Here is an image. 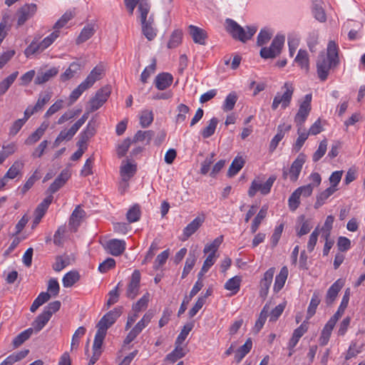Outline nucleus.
<instances>
[{"label":"nucleus","instance_id":"nucleus-1","mask_svg":"<svg viewBox=\"0 0 365 365\" xmlns=\"http://www.w3.org/2000/svg\"><path fill=\"white\" fill-rule=\"evenodd\" d=\"M339 64V47L337 44L330 41L327 48V56L321 53L317 61V70L319 79L322 81L327 80L329 71Z\"/></svg>","mask_w":365,"mask_h":365},{"label":"nucleus","instance_id":"nucleus-2","mask_svg":"<svg viewBox=\"0 0 365 365\" xmlns=\"http://www.w3.org/2000/svg\"><path fill=\"white\" fill-rule=\"evenodd\" d=\"M310 183L297 188L288 199V206L291 211H295L300 205V197H308L312 195L314 188L319 186L322 182L321 175L318 173H312L309 177Z\"/></svg>","mask_w":365,"mask_h":365},{"label":"nucleus","instance_id":"nucleus-3","mask_svg":"<svg viewBox=\"0 0 365 365\" xmlns=\"http://www.w3.org/2000/svg\"><path fill=\"white\" fill-rule=\"evenodd\" d=\"M226 29L231 34L233 38L242 42H246L250 39L256 33L257 28L256 26H247V31L240 26L235 21L227 19L225 21Z\"/></svg>","mask_w":365,"mask_h":365},{"label":"nucleus","instance_id":"nucleus-4","mask_svg":"<svg viewBox=\"0 0 365 365\" xmlns=\"http://www.w3.org/2000/svg\"><path fill=\"white\" fill-rule=\"evenodd\" d=\"M59 36V31H54L49 36L44 38L41 41H33L25 49L24 54L27 58L42 53L49 47Z\"/></svg>","mask_w":365,"mask_h":365},{"label":"nucleus","instance_id":"nucleus-5","mask_svg":"<svg viewBox=\"0 0 365 365\" xmlns=\"http://www.w3.org/2000/svg\"><path fill=\"white\" fill-rule=\"evenodd\" d=\"M282 91L283 92L277 93L273 99L272 104V109L273 110H277L279 105H281L282 109H286L291 103L294 91L293 84L290 82L284 83V86L282 87Z\"/></svg>","mask_w":365,"mask_h":365},{"label":"nucleus","instance_id":"nucleus-6","mask_svg":"<svg viewBox=\"0 0 365 365\" xmlns=\"http://www.w3.org/2000/svg\"><path fill=\"white\" fill-rule=\"evenodd\" d=\"M307 156L301 153L292 163L289 170L284 168L282 170V178L284 180L289 178L292 182H296L299 179L303 165L306 162Z\"/></svg>","mask_w":365,"mask_h":365},{"label":"nucleus","instance_id":"nucleus-7","mask_svg":"<svg viewBox=\"0 0 365 365\" xmlns=\"http://www.w3.org/2000/svg\"><path fill=\"white\" fill-rule=\"evenodd\" d=\"M285 38L282 35H277L269 47H263L260 50V56L264 59L274 58L281 53Z\"/></svg>","mask_w":365,"mask_h":365},{"label":"nucleus","instance_id":"nucleus-8","mask_svg":"<svg viewBox=\"0 0 365 365\" xmlns=\"http://www.w3.org/2000/svg\"><path fill=\"white\" fill-rule=\"evenodd\" d=\"M111 93V88L110 86H105L98 89L95 96L92 97L88 103L90 111H96L99 109L108 100Z\"/></svg>","mask_w":365,"mask_h":365},{"label":"nucleus","instance_id":"nucleus-9","mask_svg":"<svg viewBox=\"0 0 365 365\" xmlns=\"http://www.w3.org/2000/svg\"><path fill=\"white\" fill-rule=\"evenodd\" d=\"M312 94H307L305 95L304 100L299 104V110L294 117V123H296L297 126L302 128L306 121L312 109Z\"/></svg>","mask_w":365,"mask_h":365},{"label":"nucleus","instance_id":"nucleus-10","mask_svg":"<svg viewBox=\"0 0 365 365\" xmlns=\"http://www.w3.org/2000/svg\"><path fill=\"white\" fill-rule=\"evenodd\" d=\"M275 180L276 177L274 175L270 176L263 184L259 183L256 180H253L248 190V195L250 197H252L256 195L257 191H259L261 194L264 195H267L270 192Z\"/></svg>","mask_w":365,"mask_h":365},{"label":"nucleus","instance_id":"nucleus-11","mask_svg":"<svg viewBox=\"0 0 365 365\" xmlns=\"http://www.w3.org/2000/svg\"><path fill=\"white\" fill-rule=\"evenodd\" d=\"M122 309L123 308L121 307L114 308L101 319L96 327H101V329L107 330L121 315Z\"/></svg>","mask_w":365,"mask_h":365},{"label":"nucleus","instance_id":"nucleus-12","mask_svg":"<svg viewBox=\"0 0 365 365\" xmlns=\"http://www.w3.org/2000/svg\"><path fill=\"white\" fill-rule=\"evenodd\" d=\"M37 6L35 4H25L21 6L17 12V26L24 25L26 21L30 19L36 12Z\"/></svg>","mask_w":365,"mask_h":365},{"label":"nucleus","instance_id":"nucleus-13","mask_svg":"<svg viewBox=\"0 0 365 365\" xmlns=\"http://www.w3.org/2000/svg\"><path fill=\"white\" fill-rule=\"evenodd\" d=\"M140 278L141 276L140 271L137 269L134 270L128 284L126 291L127 297L133 299L138 294Z\"/></svg>","mask_w":365,"mask_h":365},{"label":"nucleus","instance_id":"nucleus-14","mask_svg":"<svg viewBox=\"0 0 365 365\" xmlns=\"http://www.w3.org/2000/svg\"><path fill=\"white\" fill-rule=\"evenodd\" d=\"M126 247L125 242L123 240L112 239L108 240L106 245V250L113 256H119L123 253Z\"/></svg>","mask_w":365,"mask_h":365},{"label":"nucleus","instance_id":"nucleus-15","mask_svg":"<svg viewBox=\"0 0 365 365\" xmlns=\"http://www.w3.org/2000/svg\"><path fill=\"white\" fill-rule=\"evenodd\" d=\"M71 178V172L68 169L63 170L58 176L56 178L54 182L49 186L47 192L50 195L56 192L61 187H62L68 180Z\"/></svg>","mask_w":365,"mask_h":365},{"label":"nucleus","instance_id":"nucleus-16","mask_svg":"<svg viewBox=\"0 0 365 365\" xmlns=\"http://www.w3.org/2000/svg\"><path fill=\"white\" fill-rule=\"evenodd\" d=\"M104 76L105 67L102 63H99L91 70L83 82L89 88H91L96 81L103 78Z\"/></svg>","mask_w":365,"mask_h":365},{"label":"nucleus","instance_id":"nucleus-17","mask_svg":"<svg viewBox=\"0 0 365 365\" xmlns=\"http://www.w3.org/2000/svg\"><path fill=\"white\" fill-rule=\"evenodd\" d=\"M137 171L136 164H133L127 161L125 164L122 163L120 167V175L125 187H128V182L135 175Z\"/></svg>","mask_w":365,"mask_h":365},{"label":"nucleus","instance_id":"nucleus-18","mask_svg":"<svg viewBox=\"0 0 365 365\" xmlns=\"http://www.w3.org/2000/svg\"><path fill=\"white\" fill-rule=\"evenodd\" d=\"M142 32L148 41L153 40L157 36V29L155 27L153 15L151 14L148 20L140 21Z\"/></svg>","mask_w":365,"mask_h":365},{"label":"nucleus","instance_id":"nucleus-19","mask_svg":"<svg viewBox=\"0 0 365 365\" xmlns=\"http://www.w3.org/2000/svg\"><path fill=\"white\" fill-rule=\"evenodd\" d=\"M173 81V76L166 72L158 73L154 80V84L157 89L164 91L169 88Z\"/></svg>","mask_w":365,"mask_h":365},{"label":"nucleus","instance_id":"nucleus-20","mask_svg":"<svg viewBox=\"0 0 365 365\" xmlns=\"http://www.w3.org/2000/svg\"><path fill=\"white\" fill-rule=\"evenodd\" d=\"M274 272L275 269L274 267H271L264 274V277L260 281L259 294L261 297H264L267 295Z\"/></svg>","mask_w":365,"mask_h":365},{"label":"nucleus","instance_id":"nucleus-21","mask_svg":"<svg viewBox=\"0 0 365 365\" xmlns=\"http://www.w3.org/2000/svg\"><path fill=\"white\" fill-rule=\"evenodd\" d=\"M79 129L73 124L69 129L62 130L53 143V148H56L64 140H71Z\"/></svg>","mask_w":365,"mask_h":365},{"label":"nucleus","instance_id":"nucleus-22","mask_svg":"<svg viewBox=\"0 0 365 365\" xmlns=\"http://www.w3.org/2000/svg\"><path fill=\"white\" fill-rule=\"evenodd\" d=\"M189 33L195 43L200 45L205 44V39L207 37V32L196 26L190 25L188 27Z\"/></svg>","mask_w":365,"mask_h":365},{"label":"nucleus","instance_id":"nucleus-23","mask_svg":"<svg viewBox=\"0 0 365 365\" xmlns=\"http://www.w3.org/2000/svg\"><path fill=\"white\" fill-rule=\"evenodd\" d=\"M205 221V217H197L192 222H190L183 230V235L185 240L189 238L202 225Z\"/></svg>","mask_w":365,"mask_h":365},{"label":"nucleus","instance_id":"nucleus-24","mask_svg":"<svg viewBox=\"0 0 365 365\" xmlns=\"http://www.w3.org/2000/svg\"><path fill=\"white\" fill-rule=\"evenodd\" d=\"M58 73V69L56 67L51 68L45 71H38L34 82L37 85L45 83L55 77Z\"/></svg>","mask_w":365,"mask_h":365},{"label":"nucleus","instance_id":"nucleus-25","mask_svg":"<svg viewBox=\"0 0 365 365\" xmlns=\"http://www.w3.org/2000/svg\"><path fill=\"white\" fill-rule=\"evenodd\" d=\"M343 285V282L341 279H338L329 288L326 295V303L327 304H331L334 302Z\"/></svg>","mask_w":365,"mask_h":365},{"label":"nucleus","instance_id":"nucleus-26","mask_svg":"<svg viewBox=\"0 0 365 365\" xmlns=\"http://www.w3.org/2000/svg\"><path fill=\"white\" fill-rule=\"evenodd\" d=\"M291 128L290 125H280L277 128V133L274 136V138L272 139L270 144H269V150L270 151H274L279 143L283 139L284 136V133L286 131H289Z\"/></svg>","mask_w":365,"mask_h":365},{"label":"nucleus","instance_id":"nucleus-27","mask_svg":"<svg viewBox=\"0 0 365 365\" xmlns=\"http://www.w3.org/2000/svg\"><path fill=\"white\" fill-rule=\"evenodd\" d=\"M307 325L305 322H303L298 328L294 329L292 336L288 343V348L290 350H292L296 346L300 338L307 332Z\"/></svg>","mask_w":365,"mask_h":365},{"label":"nucleus","instance_id":"nucleus-28","mask_svg":"<svg viewBox=\"0 0 365 365\" xmlns=\"http://www.w3.org/2000/svg\"><path fill=\"white\" fill-rule=\"evenodd\" d=\"M288 269L286 266L281 268L279 273L276 276L273 289L275 292H279L284 287L288 277Z\"/></svg>","mask_w":365,"mask_h":365},{"label":"nucleus","instance_id":"nucleus-29","mask_svg":"<svg viewBox=\"0 0 365 365\" xmlns=\"http://www.w3.org/2000/svg\"><path fill=\"white\" fill-rule=\"evenodd\" d=\"M336 191L332 188L327 187L326 190L320 192L316 197V201L314 207L315 209H319L324 205L330 196H331Z\"/></svg>","mask_w":365,"mask_h":365},{"label":"nucleus","instance_id":"nucleus-30","mask_svg":"<svg viewBox=\"0 0 365 365\" xmlns=\"http://www.w3.org/2000/svg\"><path fill=\"white\" fill-rule=\"evenodd\" d=\"M29 351L28 349L22 350L18 352H14L12 354L7 356L0 365H13L15 362L19 361L25 358Z\"/></svg>","mask_w":365,"mask_h":365},{"label":"nucleus","instance_id":"nucleus-31","mask_svg":"<svg viewBox=\"0 0 365 365\" xmlns=\"http://www.w3.org/2000/svg\"><path fill=\"white\" fill-rule=\"evenodd\" d=\"M245 160L242 156H237L232 162L228 171V177H233L243 168Z\"/></svg>","mask_w":365,"mask_h":365},{"label":"nucleus","instance_id":"nucleus-32","mask_svg":"<svg viewBox=\"0 0 365 365\" xmlns=\"http://www.w3.org/2000/svg\"><path fill=\"white\" fill-rule=\"evenodd\" d=\"M252 347V341L250 338L247 339L245 343L237 351L235 359L237 363H240L242 359L250 351Z\"/></svg>","mask_w":365,"mask_h":365},{"label":"nucleus","instance_id":"nucleus-33","mask_svg":"<svg viewBox=\"0 0 365 365\" xmlns=\"http://www.w3.org/2000/svg\"><path fill=\"white\" fill-rule=\"evenodd\" d=\"M97 331L94 338L93 344V351H99L102 353V345L103 343V340L106 335L107 330L101 329V327H97Z\"/></svg>","mask_w":365,"mask_h":365},{"label":"nucleus","instance_id":"nucleus-34","mask_svg":"<svg viewBox=\"0 0 365 365\" xmlns=\"http://www.w3.org/2000/svg\"><path fill=\"white\" fill-rule=\"evenodd\" d=\"M267 212V207L263 206L259 212L257 214L256 217L252 220L251 224L250 230L252 234L255 233L258 230L260 224L263 221V220L266 217Z\"/></svg>","mask_w":365,"mask_h":365},{"label":"nucleus","instance_id":"nucleus-35","mask_svg":"<svg viewBox=\"0 0 365 365\" xmlns=\"http://www.w3.org/2000/svg\"><path fill=\"white\" fill-rule=\"evenodd\" d=\"M96 30L94 29V26L88 24L86 26L82 31H81L79 36L76 39V43L81 44L87 40H88L91 37L93 36Z\"/></svg>","mask_w":365,"mask_h":365},{"label":"nucleus","instance_id":"nucleus-36","mask_svg":"<svg viewBox=\"0 0 365 365\" xmlns=\"http://www.w3.org/2000/svg\"><path fill=\"white\" fill-rule=\"evenodd\" d=\"M197 255L195 252H190L186 259L185 267L182 273V278H185L192 269L197 261Z\"/></svg>","mask_w":365,"mask_h":365},{"label":"nucleus","instance_id":"nucleus-37","mask_svg":"<svg viewBox=\"0 0 365 365\" xmlns=\"http://www.w3.org/2000/svg\"><path fill=\"white\" fill-rule=\"evenodd\" d=\"M175 346L174 350L166 356V359L171 363H175L185 355V351L181 344L175 343Z\"/></svg>","mask_w":365,"mask_h":365},{"label":"nucleus","instance_id":"nucleus-38","mask_svg":"<svg viewBox=\"0 0 365 365\" xmlns=\"http://www.w3.org/2000/svg\"><path fill=\"white\" fill-rule=\"evenodd\" d=\"M48 314H46L43 311V312L36 318L32 324L33 329L36 331V332L40 331L50 320L51 317L48 316Z\"/></svg>","mask_w":365,"mask_h":365},{"label":"nucleus","instance_id":"nucleus-39","mask_svg":"<svg viewBox=\"0 0 365 365\" xmlns=\"http://www.w3.org/2000/svg\"><path fill=\"white\" fill-rule=\"evenodd\" d=\"M80 279V275L77 271H70L67 272L62 279L64 287H71Z\"/></svg>","mask_w":365,"mask_h":365},{"label":"nucleus","instance_id":"nucleus-40","mask_svg":"<svg viewBox=\"0 0 365 365\" xmlns=\"http://www.w3.org/2000/svg\"><path fill=\"white\" fill-rule=\"evenodd\" d=\"M223 242V236L220 235L215 238L211 243L207 244L203 250L205 254L216 255V252Z\"/></svg>","mask_w":365,"mask_h":365},{"label":"nucleus","instance_id":"nucleus-41","mask_svg":"<svg viewBox=\"0 0 365 365\" xmlns=\"http://www.w3.org/2000/svg\"><path fill=\"white\" fill-rule=\"evenodd\" d=\"M24 163L20 160L15 161L5 174L7 179H14L24 168Z\"/></svg>","mask_w":365,"mask_h":365},{"label":"nucleus","instance_id":"nucleus-42","mask_svg":"<svg viewBox=\"0 0 365 365\" xmlns=\"http://www.w3.org/2000/svg\"><path fill=\"white\" fill-rule=\"evenodd\" d=\"M294 61L302 69L308 71L309 69V57L307 51L300 49L294 59Z\"/></svg>","mask_w":365,"mask_h":365},{"label":"nucleus","instance_id":"nucleus-43","mask_svg":"<svg viewBox=\"0 0 365 365\" xmlns=\"http://www.w3.org/2000/svg\"><path fill=\"white\" fill-rule=\"evenodd\" d=\"M81 66L76 62H73L70 64L69 67L61 75V80L66 81L72 78L74 75L80 70Z\"/></svg>","mask_w":365,"mask_h":365},{"label":"nucleus","instance_id":"nucleus-44","mask_svg":"<svg viewBox=\"0 0 365 365\" xmlns=\"http://www.w3.org/2000/svg\"><path fill=\"white\" fill-rule=\"evenodd\" d=\"M218 123V120L216 118H212L208 122V124L201 130V135L204 138H208L212 136L216 130Z\"/></svg>","mask_w":365,"mask_h":365},{"label":"nucleus","instance_id":"nucleus-45","mask_svg":"<svg viewBox=\"0 0 365 365\" xmlns=\"http://www.w3.org/2000/svg\"><path fill=\"white\" fill-rule=\"evenodd\" d=\"M154 136V132L153 130H138L134 135L133 142H145L149 143L153 137Z\"/></svg>","mask_w":365,"mask_h":365},{"label":"nucleus","instance_id":"nucleus-46","mask_svg":"<svg viewBox=\"0 0 365 365\" xmlns=\"http://www.w3.org/2000/svg\"><path fill=\"white\" fill-rule=\"evenodd\" d=\"M34 332L33 328H29L19 334L13 340L14 347L21 346L24 341L30 338Z\"/></svg>","mask_w":365,"mask_h":365},{"label":"nucleus","instance_id":"nucleus-47","mask_svg":"<svg viewBox=\"0 0 365 365\" xmlns=\"http://www.w3.org/2000/svg\"><path fill=\"white\" fill-rule=\"evenodd\" d=\"M19 75L18 71H15L0 82V95L4 94L9 87L14 82Z\"/></svg>","mask_w":365,"mask_h":365},{"label":"nucleus","instance_id":"nucleus-48","mask_svg":"<svg viewBox=\"0 0 365 365\" xmlns=\"http://www.w3.org/2000/svg\"><path fill=\"white\" fill-rule=\"evenodd\" d=\"M298 220L302 222L301 227L299 230H297V235L298 237H302L304 235L308 234L312 228V225L309 220H305L304 215H301L299 217Z\"/></svg>","mask_w":365,"mask_h":365},{"label":"nucleus","instance_id":"nucleus-49","mask_svg":"<svg viewBox=\"0 0 365 365\" xmlns=\"http://www.w3.org/2000/svg\"><path fill=\"white\" fill-rule=\"evenodd\" d=\"M154 120V114L152 110H143L140 115V124L142 128L148 127Z\"/></svg>","mask_w":365,"mask_h":365},{"label":"nucleus","instance_id":"nucleus-50","mask_svg":"<svg viewBox=\"0 0 365 365\" xmlns=\"http://www.w3.org/2000/svg\"><path fill=\"white\" fill-rule=\"evenodd\" d=\"M363 345H359L356 341H352L345 355V360L348 361L356 356L362 351Z\"/></svg>","mask_w":365,"mask_h":365},{"label":"nucleus","instance_id":"nucleus-51","mask_svg":"<svg viewBox=\"0 0 365 365\" xmlns=\"http://www.w3.org/2000/svg\"><path fill=\"white\" fill-rule=\"evenodd\" d=\"M240 277L235 276L227 281V282L225 284V289L232 291V294H236L240 290Z\"/></svg>","mask_w":365,"mask_h":365},{"label":"nucleus","instance_id":"nucleus-52","mask_svg":"<svg viewBox=\"0 0 365 365\" xmlns=\"http://www.w3.org/2000/svg\"><path fill=\"white\" fill-rule=\"evenodd\" d=\"M150 9V4L149 0H141L138 6V11L140 13V21H145L147 19L148 14Z\"/></svg>","mask_w":365,"mask_h":365},{"label":"nucleus","instance_id":"nucleus-53","mask_svg":"<svg viewBox=\"0 0 365 365\" xmlns=\"http://www.w3.org/2000/svg\"><path fill=\"white\" fill-rule=\"evenodd\" d=\"M90 88L83 81L81 83L77 88H76L70 94L69 100L70 104H73L76 102L82 93Z\"/></svg>","mask_w":365,"mask_h":365},{"label":"nucleus","instance_id":"nucleus-54","mask_svg":"<svg viewBox=\"0 0 365 365\" xmlns=\"http://www.w3.org/2000/svg\"><path fill=\"white\" fill-rule=\"evenodd\" d=\"M53 195H49L46 197L36 207L35 210V215H37L40 217H43L46 210H48L50 204L53 200Z\"/></svg>","mask_w":365,"mask_h":365},{"label":"nucleus","instance_id":"nucleus-55","mask_svg":"<svg viewBox=\"0 0 365 365\" xmlns=\"http://www.w3.org/2000/svg\"><path fill=\"white\" fill-rule=\"evenodd\" d=\"M269 313V306L265 304L261 311L258 319L255 322V329L257 332L259 331L263 327L267 317Z\"/></svg>","mask_w":365,"mask_h":365},{"label":"nucleus","instance_id":"nucleus-56","mask_svg":"<svg viewBox=\"0 0 365 365\" xmlns=\"http://www.w3.org/2000/svg\"><path fill=\"white\" fill-rule=\"evenodd\" d=\"M178 114L175 117V122L181 123L186 120V115L190 111V108L184 103H180L177 106Z\"/></svg>","mask_w":365,"mask_h":365},{"label":"nucleus","instance_id":"nucleus-57","mask_svg":"<svg viewBox=\"0 0 365 365\" xmlns=\"http://www.w3.org/2000/svg\"><path fill=\"white\" fill-rule=\"evenodd\" d=\"M140 214L141 212L139 205H135L128 210L126 214V217L130 223H133L140 220Z\"/></svg>","mask_w":365,"mask_h":365},{"label":"nucleus","instance_id":"nucleus-58","mask_svg":"<svg viewBox=\"0 0 365 365\" xmlns=\"http://www.w3.org/2000/svg\"><path fill=\"white\" fill-rule=\"evenodd\" d=\"M182 33L179 30L173 32L168 43L169 48H175L178 47L182 42Z\"/></svg>","mask_w":365,"mask_h":365},{"label":"nucleus","instance_id":"nucleus-59","mask_svg":"<svg viewBox=\"0 0 365 365\" xmlns=\"http://www.w3.org/2000/svg\"><path fill=\"white\" fill-rule=\"evenodd\" d=\"M237 101V96L235 92H232L229 93L222 105V109L224 111H230L232 110L235 105Z\"/></svg>","mask_w":365,"mask_h":365},{"label":"nucleus","instance_id":"nucleus-60","mask_svg":"<svg viewBox=\"0 0 365 365\" xmlns=\"http://www.w3.org/2000/svg\"><path fill=\"white\" fill-rule=\"evenodd\" d=\"M320 303V299L317 294L314 293L311 299L309 305L307 309V319H309L316 312L317 307Z\"/></svg>","mask_w":365,"mask_h":365},{"label":"nucleus","instance_id":"nucleus-61","mask_svg":"<svg viewBox=\"0 0 365 365\" xmlns=\"http://www.w3.org/2000/svg\"><path fill=\"white\" fill-rule=\"evenodd\" d=\"M217 257L218 256L217 255L210 254L207 255L203 263L201 270L198 274V277H202V275L209 270V269L215 263Z\"/></svg>","mask_w":365,"mask_h":365},{"label":"nucleus","instance_id":"nucleus-62","mask_svg":"<svg viewBox=\"0 0 365 365\" xmlns=\"http://www.w3.org/2000/svg\"><path fill=\"white\" fill-rule=\"evenodd\" d=\"M86 329L83 327H80L77 329L73 335L71 348L76 349L78 347L80 344V339L86 334Z\"/></svg>","mask_w":365,"mask_h":365},{"label":"nucleus","instance_id":"nucleus-63","mask_svg":"<svg viewBox=\"0 0 365 365\" xmlns=\"http://www.w3.org/2000/svg\"><path fill=\"white\" fill-rule=\"evenodd\" d=\"M81 113V109L68 110L65 112L58 120L57 123L61 125L65 122L77 117Z\"/></svg>","mask_w":365,"mask_h":365},{"label":"nucleus","instance_id":"nucleus-64","mask_svg":"<svg viewBox=\"0 0 365 365\" xmlns=\"http://www.w3.org/2000/svg\"><path fill=\"white\" fill-rule=\"evenodd\" d=\"M273 33L268 29H263L257 36V43L258 46H262L267 43L272 38Z\"/></svg>","mask_w":365,"mask_h":365}]
</instances>
